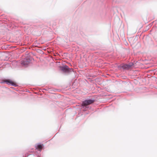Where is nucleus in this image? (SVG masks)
Wrapping results in <instances>:
<instances>
[{"label":"nucleus","mask_w":157,"mask_h":157,"mask_svg":"<svg viewBox=\"0 0 157 157\" xmlns=\"http://www.w3.org/2000/svg\"><path fill=\"white\" fill-rule=\"evenodd\" d=\"M1 83H5L8 85H11L14 86H17L16 83L10 79L4 80L1 82Z\"/></svg>","instance_id":"nucleus-1"},{"label":"nucleus","mask_w":157,"mask_h":157,"mask_svg":"<svg viewBox=\"0 0 157 157\" xmlns=\"http://www.w3.org/2000/svg\"><path fill=\"white\" fill-rule=\"evenodd\" d=\"M132 65V63L128 64H124L122 66V67L124 69H128Z\"/></svg>","instance_id":"nucleus-5"},{"label":"nucleus","mask_w":157,"mask_h":157,"mask_svg":"<svg viewBox=\"0 0 157 157\" xmlns=\"http://www.w3.org/2000/svg\"><path fill=\"white\" fill-rule=\"evenodd\" d=\"M61 69L64 72H68L69 71V68L68 66L66 65L61 67Z\"/></svg>","instance_id":"nucleus-4"},{"label":"nucleus","mask_w":157,"mask_h":157,"mask_svg":"<svg viewBox=\"0 0 157 157\" xmlns=\"http://www.w3.org/2000/svg\"><path fill=\"white\" fill-rule=\"evenodd\" d=\"M43 146V144H39L36 146V149H39V151H41Z\"/></svg>","instance_id":"nucleus-6"},{"label":"nucleus","mask_w":157,"mask_h":157,"mask_svg":"<svg viewBox=\"0 0 157 157\" xmlns=\"http://www.w3.org/2000/svg\"><path fill=\"white\" fill-rule=\"evenodd\" d=\"M30 63V60L29 59H25L21 62V65L24 66H26Z\"/></svg>","instance_id":"nucleus-3"},{"label":"nucleus","mask_w":157,"mask_h":157,"mask_svg":"<svg viewBox=\"0 0 157 157\" xmlns=\"http://www.w3.org/2000/svg\"><path fill=\"white\" fill-rule=\"evenodd\" d=\"M94 101V100L91 99L86 100L82 102V106H86L93 103Z\"/></svg>","instance_id":"nucleus-2"}]
</instances>
